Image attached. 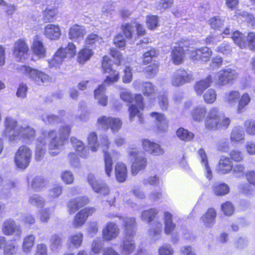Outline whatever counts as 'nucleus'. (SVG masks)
Segmentation results:
<instances>
[{
    "instance_id": "nucleus-13",
    "label": "nucleus",
    "mask_w": 255,
    "mask_h": 255,
    "mask_svg": "<svg viewBox=\"0 0 255 255\" xmlns=\"http://www.w3.org/2000/svg\"><path fill=\"white\" fill-rule=\"evenodd\" d=\"M95 209L93 207L85 208L79 211L75 216L73 221V225L75 228L83 226L87 218L93 214Z\"/></svg>"
},
{
    "instance_id": "nucleus-50",
    "label": "nucleus",
    "mask_w": 255,
    "mask_h": 255,
    "mask_svg": "<svg viewBox=\"0 0 255 255\" xmlns=\"http://www.w3.org/2000/svg\"><path fill=\"white\" fill-rule=\"evenodd\" d=\"M97 135L96 132H91L88 137V144L92 151L95 152L98 150L99 144L97 141Z\"/></svg>"
},
{
    "instance_id": "nucleus-28",
    "label": "nucleus",
    "mask_w": 255,
    "mask_h": 255,
    "mask_svg": "<svg viewBox=\"0 0 255 255\" xmlns=\"http://www.w3.org/2000/svg\"><path fill=\"white\" fill-rule=\"evenodd\" d=\"M185 53L183 47L181 46H175L172 49L171 57V60L175 65H179L183 61Z\"/></svg>"
},
{
    "instance_id": "nucleus-25",
    "label": "nucleus",
    "mask_w": 255,
    "mask_h": 255,
    "mask_svg": "<svg viewBox=\"0 0 255 255\" xmlns=\"http://www.w3.org/2000/svg\"><path fill=\"white\" fill-rule=\"evenodd\" d=\"M34 55L39 59H44L46 56V49L43 42L38 39L34 40L31 46Z\"/></svg>"
},
{
    "instance_id": "nucleus-10",
    "label": "nucleus",
    "mask_w": 255,
    "mask_h": 255,
    "mask_svg": "<svg viewBox=\"0 0 255 255\" xmlns=\"http://www.w3.org/2000/svg\"><path fill=\"white\" fill-rule=\"evenodd\" d=\"M238 73L236 70L230 68L224 69L217 73V84L220 86H225L232 84L238 78Z\"/></svg>"
},
{
    "instance_id": "nucleus-29",
    "label": "nucleus",
    "mask_w": 255,
    "mask_h": 255,
    "mask_svg": "<svg viewBox=\"0 0 255 255\" xmlns=\"http://www.w3.org/2000/svg\"><path fill=\"white\" fill-rule=\"evenodd\" d=\"M208 112L206 107L203 106H198L194 107L191 112L193 120L196 122H200L202 121L206 116H207Z\"/></svg>"
},
{
    "instance_id": "nucleus-22",
    "label": "nucleus",
    "mask_w": 255,
    "mask_h": 255,
    "mask_svg": "<svg viewBox=\"0 0 255 255\" xmlns=\"http://www.w3.org/2000/svg\"><path fill=\"white\" fill-rule=\"evenodd\" d=\"M63 61L64 48L61 47L55 52L52 58L48 60V63L50 68H58L62 64Z\"/></svg>"
},
{
    "instance_id": "nucleus-63",
    "label": "nucleus",
    "mask_w": 255,
    "mask_h": 255,
    "mask_svg": "<svg viewBox=\"0 0 255 255\" xmlns=\"http://www.w3.org/2000/svg\"><path fill=\"white\" fill-rule=\"evenodd\" d=\"M216 50L224 55H228L232 52V48L228 43L224 42L218 46Z\"/></svg>"
},
{
    "instance_id": "nucleus-8",
    "label": "nucleus",
    "mask_w": 255,
    "mask_h": 255,
    "mask_svg": "<svg viewBox=\"0 0 255 255\" xmlns=\"http://www.w3.org/2000/svg\"><path fill=\"white\" fill-rule=\"evenodd\" d=\"M193 80L191 73L183 69H179L172 74L171 83L174 87H180Z\"/></svg>"
},
{
    "instance_id": "nucleus-44",
    "label": "nucleus",
    "mask_w": 255,
    "mask_h": 255,
    "mask_svg": "<svg viewBox=\"0 0 255 255\" xmlns=\"http://www.w3.org/2000/svg\"><path fill=\"white\" fill-rule=\"evenodd\" d=\"M198 153L201 158L202 163L204 164L205 170L206 171V177L208 179L210 180L212 178V172L208 164L207 157L205 151L203 148H200L199 149Z\"/></svg>"
},
{
    "instance_id": "nucleus-39",
    "label": "nucleus",
    "mask_w": 255,
    "mask_h": 255,
    "mask_svg": "<svg viewBox=\"0 0 255 255\" xmlns=\"http://www.w3.org/2000/svg\"><path fill=\"white\" fill-rule=\"evenodd\" d=\"M94 53L92 50L87 47L84 48L78 53L77 61L80 64H84L86 61L90 60Z\"/></svg>"
},
{
    "instance_id": "nucleus-5",
    "label": "nucleus",
    "mask_w": 255,
    "mask_h": 255,
    "mask_svg": "<svg viewBox=\"0 0 255 255\" xmlns=\"http://www.w3.org/2000/svg\"><path fill=\"white\" fill-rule=\"evenodd\" d=\"M46 140L50 141L49 150L50 154L52 156L57 155L60 150V146L63 145V133L62 131H51L44 133Z\"/></svg>"
},
{
    "instance_id": "nucleus-11",
    "label": "nucleus",
    "mask_w": 255,
    "mask_h": 255,
    "mask_svg": "<svg viewBox=\"0 0 255 255\" xmlns=\"http://www.w3.org/2000/svg\"><path fill=\"white\" fill-rule=\"evenodd\" d=\"M110 143L108 138L104 136L101 139V145L105 155V170L108 176L110 177L113 171V161L112 157L107 150Z\"/></svg>"
},
{
    "instance_id": "nucleus-48",
    "label": "nucleus",
    "mask_w": 255,
    "mask_h": 255,
    "mask_svg": "<svg viewBox=\"0 0 255 255\" xmlns=\"http://www.w3.org/2000/svg\"><path fill=\"white\" fill-rule=\"evenodd\" d=\"M213 191L217 196H223L228 194L230 191L229 186L225 183L217 184L214 186Z\"/></svg>"
},
{
    "instance_id": "nucleus-40",
    "label": "nucleus",
    "mask_w": 255,
    "mask_h": 255,
    "mask_svg": "<svg viewBox=\"0 0 255 255\" xmlns=\"http://www.w3.org/2000/svg\"><path fill=\"white\" fill-rule=\"evenodd\" d=\"M152 117L155 118L157 123L156 126L160 130L164 131L167 128V124L163 115L157 112H153L150 114Z\"/></svg>"
},
{
    "instance_id": "nucleus-54",
    "label": "nucleus",
    "mask_w": 255,
    "mask_h": 255,
    "mask_svg": "<svg viewBox=\"0 0 255 255\" xmlns=\"http://www.w3.org/2000/svg\"><path fill=\"white\" fill-rule=\"evenodd\" d=\"M76 53V47L74 44L69 42L67 47L65 48V58H71Z\"/></svg>"
},
{
    "instance_id": "nucleus-26",
    "label": "nucleus",
    "mask_w": 255,
    "mask_h": 255,
    "mask_svg": "<svg viewBox=\"0 0 255 255\" xmlns=\"http://www.w3.org/2000/svg\"><path fill=\"white\" fill-rule=\"evenodd\" d=\"M144 106H136L135 104L131 105L128 109L129 112V120L130 122L133 121V118L137 116L138 119V123L140 125H142L144 123V119L141 111L143 110Z\"/></svg>"
},
{
    "instance_id": "nucleus-2",
    "label": "nucleus",
    "mask_w": 255,
    "mask_h": 255,
    "mask_svg": "<svg viewBox=\"0 0 255 255\" xmlns=\"http://www.w3.org/2000/svg\"><path fill=\"white\" fill-rule=\"evenodd\" d=\"M231 122V119L220 113L217 108H212L208 112L205 126L211 130H225L228 128Z\"/></svg>"
},
{
    "instance_id": "nucleus-18",
    "label": "nucleus",
    "mask_w": 255,
    "mask_h": 255,
    "mask_svg": "<svg viewBox=\"0 0 255 255\" xmlns=\"http://www.w3.org/2000/svg\"><path fill=\"white\" fill-rule=\"evenodd\" d=\"M142 146L145 151L154 155H162L164 152L163 149L158 144L151 142L148 139L143 140Z\"/></svg>"
},
{
    "instance_id": "nucleus-56",
    "label": "nucleus",
    "mask_w": 255,
    "mask_h": 255,
    "mask_svg": "<svg viewBox=\"0 0 255 255\" xmlns=\"http://www.w3.org/2000/svg\"><path fill=\"white\" fill-rule=\"evenodd\" d=\"M31 204L36 207H42L45 204V200L38 195H33L29 198Z\"/></svg>"
},
{
    "instance_id": "nucleus-9",
    "label": "nucleus",
    "mask_w": 255,
    "mask_h": 255,
    "mask_svg": "<svg viewBox=\"0 0 255 255\" xmlns=\"http://www.w3.org/2000/svg\"><path fill=\"white\" fill-rule=\"evenodd\" d=\"M97 124L106 130L110 128L113 132L119 131L122 125L119 119L106 116L100 117L97 120Z\"/></svg>"
},
{
    "instance_id": "nucleus-30",
    "label": "nucleus",
    "mask_w": 255,
    "mask_h": 255,
    "mask_svg": "<svg viewBox=\"0 0 255 255\" xmlns=\"http://www.w3.org/2000/svg\"><path fill=\"white\" fill-rule=\"evenodd\" d=\"M86 34L84 26L78 24L73 25L69 29V37L70 39L83 38Z\"/></svg>"
},
{
    "instance_id": "nucleus-31",
    "label": "nucleus",
    "mask_w": 255,
    "mask_h": 255,
    "mask_svg": "<svg viewBox=\"0 0 255 255\" xmlns=\"http://www.w3.org/2000/svg\"><path fill=\"white\" fill-rule=\"evenodd\" d=\"M70 141L78 152L77 154L83 158H86L89 154L88 149L84 146V143L75 137H71Z\"/></svg>"
},
{
    "instance_id": "nucleus-59",
    "label": "nucleus",
    "mask_w": 255,
    "mask_h": 255,
    "mask_svg": "<svg viewBox=\"0 0 255 255\" xmlns=\"http://www.w3.org/2000/svg\"><path fill=\"white\" fill-rule=\"evenodd\" d=\"M157 55L156 51L154 49H151L150 50L144 53L143 55V62L144 64H147L151 62L153 57Z\"/></svg>"
},
{
    "instance_id": "nucleus-6",
    "label": "nucleus",
    "mask_w": 255,
    "mask_h": 255,
    "mask_svg": "<svg viewBox=\"0 0 255 255\" xmlns=\"http://www.w3.org/2000/svg\"><path fill=\"white\" fill-rule=\"evenodd\" d=\"M118 81V73L115 72L113 77L107 76L103 84L100 85L97 89L94 91L95 98L98 100L99 104L103 106L107 105L108 103L107 97L105 95V88L106 86L114 83Z\"/></svg>"
},
{
    "instance_id": "nucleus-58",
    "label": "nucleus",
    "mask_w": 255,
    "mask_h": 255,
    "mask_svg": "<svg viewBox=\"0 0 255 255\" xmlns=\"http://www.w3.org/2000/svg\"><path fill=\"white\" fill-rule=\"evenodd\" d=\"M146 25L150 29H153L158 25V18L155 15L148 16L146 18Z\"/></svg>"
},
{
    "instance_id": "nucleus-60",
    "label": "nucleus",
    "mask_w": 255,
    "mask_h": 255,
    "mask_svg": "<svg viewBox=\"0 0 255 255\" xmlns=\"http://www.w3.org/2000/svg\"><path fill=\"white\" fill-rule=\"evenodd\" d=\"M223 20L218 17H213L209 21V23L211 28L214 29L220 28L223 25Z\"/></svg>"
},
{
    "instance_id": "nucleus-35",
    "label": "nucleus",
    "mask_w": 255,
    "mask_h": 255,
    "mask_svg": "<svg viewBox=\"0 0 255 255\" xmlns=\"http://www.w3.org/2000/svg\"><path fill=\"white\" fill-rule=\"evenodd\" d=\"M162 225L160 222H155L152 225L148 231L149 237L153 241L158 240L160 237V233L162 231Z\"/></svg>"
},
{
    "instance_id": "nucleus-19",
    "label": "nucleus",
    "mask_w": 255,
    "mask_h": 255,
    "mask_svg": "<svg viewBox=\"0 0 255 255\" xmlns=\"http://www.w3.org/2000/svg\"><path fill=\"white\" fill-rule=\"evenodd\" d=\"M3 233L5 235H10L15 233L18 237L21 236V229L16 226L12 220H7L3 222L2 227Z\"/></svg>"
},
{
    "instance_id": "nucleus-61",
    "label": "nucleus",
    "mask_w": 255,
    "mask_h": 255,
    "mask_svg": "<svg viewBox=\"0 0 255 255\" xmlns=\"http://www.w3.org/2000/svg\"><path fill=\"white\" fill-rule=\"evenodd\" d=\"M159 255H173V250L171 246L168 244L163 245L158 249Z\"/></svg>"
},
{
    "instance_id": "nucleus-53",
    "label": "nucleus",
    "mask_w": 255,
    "mask_h": 255,
    "mask_svg": "<svg viewBox=\"0 0 255 255\" xmlns=\"http://www.w3.org/2000/svg\"><path fill=\"white\" fill-rule=\"evenodd\" d=\"M57 13V11L55 8H46L43 12V18L46 21H53Z\"/></svg>"
},
{
    "instance_id": "nucleus-36",
    "label": "nucleus",
    "mask_w": 255,
    "mask_h": 255,
    "mask_svg": "<svg viewBox=\"0 0 255 255\" xmlns=\"http://www.w3.org/2000/svg\"><path fill=\"white\" fill-rule=\"evenodd\" d=\"M164 222L165 233L166 234H171L174 230L176 225L172 222V215L168 212H164Z\"/></svg>"
},
{
    "instance_id": "nucleus-23",
    "label": "nucleus",
    "mask_w": 255,
    "mask_h": 255,
    "mask_svg": "<svg viewBox=\"0 0 255 255\" xmlns=\"http://www.w3.org/2000/svg\"><path fill=\"white\" fill-rule=\"evenodd\" d=\"M216 215V212L214 208L208 209L201 218V220L204 226L211 228L215 223Z\"/></svg>"
},
{
    "instance_id": "nucleus-21",
    "label": "nucleus",
    "mask_w": 255,
    "mask_h": 255,
    "mask_svg": "<svg viewBox=\"0 0 255 255\" xmlns=\"http://www.w3.org/2000/svg\"><path fill=\"white\" fill-rule=\"evenodd\" d=\"M89 202L87 197H78L70 201L68 204L69 212L70 214L74 213L78 209L86 205Z\"/></svg>"
},
{
    "instance_id": "nucleus-14",
    "label": "nucleus",
    "mask_w": 255,
    "mask_h": 255,
    "mask_svg": "<svg viewBox=\"0 0 255 255\" xmlns=\"http://www.w3.org/2000/svg\"><path fill=\"white\" fill-rule=\"evenodd\" d=\"M120 229L113 222H109L103 230V237L106 241H111L116 239L119 235Z\"/></svg>"
},
{
    "instance_id": "nucleus-7",
    "label": "nucleus",
    "mask_w": 255,
    "mask_h": 255,
    "mask_svg": "<svg viewBox=\"0 0 255 255\" xmlns=\"http://www.w3.org/2000/svg\"><path fill=\"white\" fill-rule=\"evenodd\" d=\"M31 157L30 148L26 146H20L15 154V163L17 167L25 169L29 165Z\"/></svg>"
},
{
    "instance_id": "nucleus-17",
    "label": "nucleus",
    "mask_w": 255,
    "mask_h": 255,
    "mask_svg": "<svg viewBox=\"0 0 255 255\" xmlns=\"http://www.w3.org/2000/svg\"><path fill=\"white\" fill-rule=\"evenodd\" d=\"M132 86L136 90H139L141 86L142 93L145 96H152L155 94L156 90L154 86L149 82L135 81L132 83Z\"/></svg>"
},
{
    "instance_id": "nucleus-46",
    "label": "nucleus",
    "mask_w": 255,
    "mask_h": 255,
    "mask_svg": "<svg viewBox=\"0 0 255 255\" xmlns=\"http://www.w3.org/2000/svg\"><path fill=\"white\" fill-rule=\"evenodd\" d=\"M177 136L178 138L185 141L191 140L194 136V134L184 128H179L176 131Z\"/></svg>"
},
{
    "instance_id": "nucleus-15",
    "label": "nucleus",
    "mask_w": 255,
    "mask_h": 255,
    "mask_svg": "<svg viewBox=\"0 0 255 255\" xmlns=\"http://www.w3.org/2000/svg\"><path fill=\"white\" fill-rule=\"evenodd\" d=\"M134 235H125L120 248L123 255H129L134 251L135 246Z\"/></svg>"
},
{
    "instance_id": "nucleus-32",
    "label": "nucleus",
    "mask_w": 255,
    "mask_h": 255,
    "mask_svg": "<svg viewBox=\"0 0 255 255\" xmlns=\"http://www.w3.org/2000/svg\"><path fill=\"white\" fill-rule=\"evenodd\" d=\"M245 131L241 126L235 127L231 131L230 140L232 142H240L245 140Z\"/></svg>"
},
{
    "instance_id": "nucleus-47",
    "label": "nucleus",
    "mask_w": 255,
    "mask_h": 255,
    "mask_svg": "<svg viewBox=\"0 0 255 255\" xmlns=\"http://www.w3.org/2000/svg\"><path fill=\"white\" fill-rule=\"evenodd\" d=\"M158 211L155 208L145 210L141 213V219L143 221L150 222L153 221Z\"/></svg>"
},
{
    "instance_id": "nucleus-45",
    "label": "nucleus",
    "mask_w": 255,
    "mask_h": 255,
    "mask_svg": "<svg viewBox=\"0 0 255 255\" xmlns=\"http://www.w3.org/2000/svg\"><path fill=\"white\" fill-rule=\"evenodd\" d=\"M251 100V98L249 94L247 93H244L239 98L237 108L238 113H242L244 108L249 104Z\"/></svg>"
},
{
    "instance_id": "nucleus-51",
    "label": "nucleus",
    "mask_w": 255,
    "mask_h": 255,
    "mask_svg": "<svg viewBox=\"0 0 255 255\" xmlns=\"http://www.w3.org/2000/svg\"><path fill=\"white\" fill-rule=\"evenodd\" d=\"M216 91L213 89L208 90L204 94V99L208 104L213 103L216 99Z\"/></svg>"
},
{
    "instance_id": "nucleus-33",
    "label": "nucleus",
    "mask_w": 255,
    "mask_h": 255,
    "mask_svg": "<svg viewBox=\"0 0 255 255\" xmlns=\"http://www.w3.org/2000/svg\"><path fill=\"white\" fill-rule=\"evenodd\" d=\"M240 97V93L238 91L232 90L226 92L225 94L224 101L230 107L235 106Z\"/></svg>"
},
{
    "instance_id": "nucleus-52",
    "label": "nucleus",
    "mask_w": 255,
    "mask_h": 255,
    "mask_svg": "<svg viewBox=\"0 0 255 255\" xmlns=\"http://www.w3.org/2000/svg\"><path fill=\"white\" fill-rule=\"evenodd\" d=\"M212 54L211 50L207 47L200 48V60L202 62L208 61Z\"/></svg>"
},
{
    "instance_id": "nucleus-38",
    "label": "nucleus",
    "mask_w": 255,
    "mask_h": 255,
    "mask_svg": "<svg viewBox=\"0 0 255 255\" xmlns=\"http://www.w3.org/2000/svg\"><path fill=\"white\" fill-rule=\"evenodd\" d=\"M218 169L219 172L222 174H226L232 170L231 162L228 157L220 159L218 164Z\"/></svg>"
},
{
    "instance_id": "nucleus-62",
    "label": "nucleus",
    "mask_w": 255,
    "mask_h": 255,
    "mask_svg": "<svg viewBox=\"0 0 255 255\" xmlns=\"http://www.w3.org/2000/svg\"><path fill=\"white\" fill-rule=\"evenodd\" d=\"M222 210L226 215L231 216L234 211V208L231 203L226 202L222 205Z\"/></svg>"
},
{
    "instance_id": "nucleus-16",
    "label": "nucleus",
    "mask_w": 255,
    "mask_h": 255,
    "mask_svg": "<svg viewBox=\"0 0 255 255\" xmlns=\"http://www.w3.org/2000/svg\"><path fill=\"white\" fill-rule=\"evenodd\" d=\"M88 181L95 192L103 195H106L109 193L110 190L108 187L105 183L96 180L93 174L89 175Z\"/></svg>"
},
{
    "instance_id": "nucleus-43",
    "label": "nucleus",
    "mask_w": 255,
    "mask_h": 255,
    "mask_svg": "<svg viewBox=\"0 0 255 255\" xmlns=\"http://www.w3.org/2000/svg\"><path fill=\"white\" fill-rule=\"evenodd\" d=\"M111 62V60L108 56H104L102 62V68L104 73H110V75L108 76L113 77L115 72H118V75H119V72L116 70H113V69L112 67ZM119 78V77L118 76V79Z\"/></svg>"
},
{
    "instance_id": "nucleus-20",
    "label": "nucleus",
    "mask_w": 255,
    "mask_h": 255,
    "mask_svg": "<svg viewBox=\"0 0 255 255\" xmlns=\"http://www.w3.org/2000/svg\"><path fill=\"white\" fill-rule=\"evenodd\" d=\"M44 35L50 40H57L61 35L60 29L58 25L48 24L44 28Z\"/></svg>"
},
{
    "instance_id": "nucleus-41",
    "label": "nucleus",
    "mask_w": 255,
    "mask_h": 255,
    "mask_svg": "<svg viewBox=\"0 0 255 255\" xmlns=\"http://www.w3.org/2000/svg\"><path fill=\"white\" fill-rule=\"evenodd\" d=\"M232 39L234 42L241 48H244L247 45V39L246 36L239 31H235L233 33Z\"/></svg>"
},
{
    "instance_id": "nucleus-12",
    "label": "nucleus",
    "mask_w": 255,
    "mask_h": 255,
    "mask_svg": "<svg viewBox=\"0 0 255 255\" xmlns=\"http://www.w3.org/2000/svg\"><path fill=\"white\" fill-rule=\"evenodd\" d=\"M28 51V45L24 40L19 39L14 43L13 54L18 60L25 59Z\"/></svg>"
},
{
    "instance_id": "nucleus-3",
    "label": "nucleus",
    "mask_w": 255,
    "mask_h": 255,
    "mask_svg": "<svg viewBox=\"0 0 255 255\" xmlns=\"http://www.w3.org/2000/svg\"><path fill=\"white\" fill-rule=\"evenodd\" d=\"M19 72L26 75L35 84L41 86L51 81L50 76L37 69L23 65L19 69Z\"/></svg>"
},
{
    "instance_id": "nucleus-64",
    "label": "nucleus",
    "mask_w": 255,
    "mask_h": 255,
    "mask_svg": "<svg viewBox=\"0 0 255 255\" xmlns=\"http://www.w3.org/2000/svg\"><path fill=\"white\" fill-rule=\"evenodd\" d=\"M230 158L236 162L242 161L243 158L242 153L238 150H232L230 153Z\"/></svg>"
},
{
    "instance_id": "nucleus-24",
    "label": "nucleus",
    "mask_w": 255,
    "mask_h": 255,
    "mask_svg": "<svg viewBox=\"0 0 255 255\" xmlns=\"http://www.w3.org/2000/svg\"><path fill=\"white\" fill-rule=\"evenodd\" d=\"M119 218L123 220L125 235H134V228L136 225L135 219L133 217L121 216H120Z\"/></svg>"
},
{
    "instance_id": "nucleus-42",
    "label": "nucleus",
    "mask_w": 255,
    "mask_h": 255,
    "mask_svg": "<svg viewBox=\"0 0 255 255\" xmlns=\"http://www.w3.org/2000/svg\"><path fill=\"white\" fill-rule=\"evenodd\" d=\"M18 249V246L15 241L5 242L4 246L3 253L4 255H13L15 254Z\"/></svg>"
},
{
    "instance_id": "nucleus-1",
    "label": "nucleus",
    "mask_w": 255,
    "mask_h": 255,
    "mask_svg": "<svg viewBox=\"0 0 255 255\" xmlns=\"http://www.w3.org/2000/svg\"><path fill=\"white\" fill-rule=\"evenodd\" d=\"M5 135L11 141L23 138L30 139L35 135L33 128L28 126L21 127L17 129V121L11 117H6L4 120Z\"/></svg>"
},
{
    "instance_id": "nucleus-34",
    "label": "nucleus",
    "mask_w": 255,
    "mask_h": 255,
    "mask_svg": "<svg viewBox=\"0 0 255 255\" xmlns=\"http://www.w3.org/2000/svg\"><path fill=\"white\" fill-rule=\"evenodd\" d=\"M115 174L119 182H124L127 176V169L126 165L121 162L117 163L115 166Z\"/></svg>"
},
{
    "instance_id": "nucleus-57",
    "label": "nucleus",
    "mask_w": 255,
    "mask_h": 255,
    "mask_svg": "<svg viewBox=\"0 0 255 255\" xmlns=\"http://www.w3.org/2000/svg\"><path fill=\"white\" fill-rule=\"evenodd\" d=\"M122 30L127 38H130L134 31V26L131 24L127 23L121 27Z\"/></svg>"
},
{
    "instance_id": "nucleus-49",
    "label": "nucleus",
    "mask_w": 255,
    "mask_h": 255,
    "mask_svg": "<svg viewBox=\"0 0 255 255\" xmlns=\"http://www.w3.org/2000/svg\"><path fill=\"white\" fill-rule=\"evenodd\" d=\"M35 238L33 235H29L24 239L22 244V250L25 253H29L32 248Z\"/></svg>"
},
{
    "instance_id": "nucleus-37",
    "label": "nucleus",
    "mask_w": 255,
    "mask_h": 255,
    "mask_svg": "<svg viewBox=\"0 0 255 255\" xmlns=\"http://www.w3.org/2000/svg\"><path fill=\"white\" fill-rule=\"evenodd\" d=\"M83 239V235L81 233H78L70 236L68 239V247L71 248L72 245L76 248L79 247L82 244Z\"/></svg>"
},
{
    "instance_id": "nucleus-4",
    "label": "nucleus",
    "mask_w": 255,
    "mask_h": 255,
    "mask_svg": "<svg viewBox=\"0 0 255 255\" xmlns=\"http://www.w3.org/2000/svg\"><path fill=\"white\" fill-rule=\"evenodd\" d=\"M128 153L132 160L131 165V173L135 175L137 173L144 169L147 165V160L144 153L136 148H130L128 149Z\"/></svg>"
},
{
    "instance_id": "nucleus-27",
    "label": "nucleus",
    "mask_w": 255,
    "mask_h": 255,
    "mask_svg": "<svg viewBox=\"0 0 255 255\" xmlns=\"http://www.w3.org/2000/svg\"><path fill=\"white\" fill-rule=\"evenodd\" d=\"M213 83L211 75H208L206 78L197 82L194 85V90L198 95H201L204 91L209 87Z\"/></svg>"
},
{
    "instance_id": "nucleus-55",
    "label": "nucleus",
    "mask_w": 255,
    "mask_h": 255,
    "mask_svg": "<svg viewBox=\"0 0 255 255\" xmlns=\"http://www.w3.org/2000/svg\"><path fill=\"white\" fill-rule=\"evenodd\" d=\"M245 169V166L242 164H237L232 167L233 173L236 177L244 176Z\"/></svg>"
}]
</instances>
